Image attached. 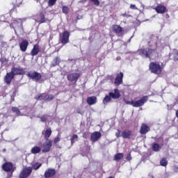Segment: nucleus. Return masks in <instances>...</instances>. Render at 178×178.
<instances>
[{
	"instance_id": "obj_23",
	"label": "nucleus",
	"mask_w": 178,
	"mask_h": 178,
	"mask_svg": "<svg viewBox=\"0 0 178 178\" xmlns=\"http://www.w3.org/2000/svg\"><path fill=\"white\" fill-rule=\"evenodd\" d=\"M109 95L113 99H118V98H120V93H119L118 89H115L114 93L112 92H109Z\"/></svg>"
},
{
	"instance_id": "obj_38",
	"label": "nucleus",
	"mask_w": 178,
	"mask_h": 178,
	"mask_svg": "<svg viewBox=\"0 0 178 178\" xmlns=\"http://www.w3.org/2000/svg\"><path fill=\"white\" fill-rule=\"evenodd\" d=\"M63 13H64L65 15H67V13H69V8L67 6H63Z\"/></svg>"
},
{
	"instance_id": "obj_50",
	"label": "nucleus",
	"mask_w": 178,
	"mask_h": 178,
	"mask_svg": "<svg viewBox=\"0 0 178 178\" xmlns=\"http://www.w3.org/2000/svg\"><path fill=\"white\" fill-rule=\"evenodd\" d=\"M83 138H87V136H86V133H85L84 135H83Z\"/></svg>"
},
{
	"instance_id": "obj_7",
	"label": "nucleus",
	"mask_w": 178,
	"mask_h": 178,
	"mask_svg": "<svg viewBox=\"0 0 178 178\" xmlns=\"http://www.w3.org/2000/svg\"><path fill=\"white\" fill-rule=\"evenodd\" d=\"M70 37V32L67 31H65L63 33L60 34V42H61L63 45H66V44L69 43Z\"/></svg>"
},
{
	"instance_id": "obj_35",
	"label": "nucleus",
	"mask_w": 178,
	"mask_h": 178,
	"mask_svg": "<svg viewBox=\"0 0 178 178\" xmlns=\"http://www.w3.org/2000/svg\"><path fill=\"white\" fill-rule=\"evenodd\" d=\"M111 99H112V97H111V95H106L103 100V104H105V102H109Z\"/></svg>"
},
{
	"instance_id": "obj_40",
	"label": "nucleus",
	"mask_w": 178,
	"mask_h": 178,
	"mask_svg": "<svg viewBox=\"0 0 178 178\" xmlns=\"http://www.w3.org/2000/svg\"><path fill=\"white\" fill-rule=\"evenodd\" d=\"M26 113L28 116H30V118H31L34 115V113H35V110H33V111H30V112H27Z\"/></svg>"
},
{
	"instance_id": "obj_18",
	"label": "nucleus",
	"mask_w": 178,
	"mask_h": 178,
	"mask_svg": "<svg viewBox=\"0 0 178 178\" xmlns=\"http://www.w3.org/2000/svg\"><path fill=\"white\" fill-rule=\"evenodd\" d=\"M115 84L116 86H120L122 83H123V74L120 72V74H117V76L115 79Z\"/></svg>"
},
{
	"instance_id": "obj_19",
	"label": "nucleus",
	"mask_w": 178,
	"mask_h": 178,
	"mask_svg": "<svg viewBox=\"0 0 178 178\" xmlns=\"http://www.w3.org/2000/svg\"><path fill=\"white\" fill-rule=\"evenodd\" d=\"M14 78H15V76L10 71V72L7 73V74L5 76L4 80L6 83V84H10V83H12V79Z\"/></svg>"
},
{
	"instance_id": "obj_39",
	"label": "nucleus",
	"mask_w": 178,
	"mask_h": 178,
	"mask_svg": "<svg viewBox=\"0 0 178 178\" xmlns=\"http://www.w3.org/2000/svg\"><path fill=\"white\" fill-rule=\"evenodd\" d=\"M56 3V0H49V6H54Z\"/></svg>"
},
{
	"instance_id": "obj_20",
	"label": "nucleus",
	"mask_w": 178,
	"mask_h": 178,
	"mask_svg": "<svg viewBox=\"0 0 178 178\" xmlns=\"http://www.w3.org/2000/svg\"><path fill=\"white\" fill-rule=\"evenodd\" d=\"M155 10L156 12H157V13L163 14L167 12L168 10L166 9V7H165V6L159 5L155 8Z\"/></svg>"
},
{
	"instance_id": "obj_22",
	"label": "nucleus",
	"mask_w": 178,
	"mask_h": 178,
	"mask_svg": "<svg viewBox=\"0 0 178 178\" xmlns=\"http://www.w3.org/2000/svg\"><path fill=\"white\" fill-rule=\"evenodd\" d=\"M149 131V127L147 126L145 124H143L140 128V134H147Z\"/></svg>"
},
{
	"instance_id": "obj_52",
	"label": "nucleus",
	"mask_w": 178,
	"mask_h": 178,
	"mask_svg": "<svg viewBox=\"0 0 178 178\" xmlns=\"http://www.w3.org/2000/svg\"><path fill=\"white\" fill-rule=\"evenodd\" d=\"M11 99L13 101L15 99V97H11Z\"/></svg>"
},
{
	"instance_id": "obj_27",
	"label": "nucleus",
	"mask_w": 178,
	"mask_h": 178,
	"mask_svg": "<svg viewBox=\"0 0 178 178\" xmlns=\"http://www.w3.org/2000/svg\"><path fill=\"white\" fill-rule=\"evenodd\" d=\"M60 63V58L59 57H56L51 63V67H55L57 65Z\"/></svg>"
},
{
	"instance_id": "obj_9",
	"label": "nucleus",
	"mask_w": 178,
	"mask_h": 178,
	"mask_svg": "<svg viewBox=\"0 0 178 178\" xmlns=\"http://www.w3.org/2000/svg\"><path fill=\"white\" fill-rule=\"evenodd\" d=\"M35 99H39V101H52L54 99V95L43 93L37 95Z\"/></svg>"
},
{
	"instance_id": "obj_14",
	"label": "nucleus",
	"mask_w": 178,
	"mask_h": 178,
	"mask_svg": "<svg viewBox=\"0 0 178 178\" xmlns=\"http://www.w3.org/2000/svg\"><path fill=\"white\" fill-rule=\"evenodd\" d=\"M79 77H80V74L72 73L67 75V80H69V81H74V83H77Z\"/></svg>"
},
{
	"instance_id": "obj_45",
	"label": "nucleus",
	"mask_w": 178,
	"mask_h": 178,
	"mask_svg": "<svg viewBox=\"0 0 178 178\" xmlns=\"http://www.w3.org/2000/svg\"><path fill=\"white\" fill-rule=\"evenodd\" d=\"M77 113L79 115H84V111H81V109H77L76 110Z\"/></svg>"
},
{
	"instance_id": "obj_1",
	"label": "nucleus",
	"mask_w": 178,
	"mask_h": 178,
	"mask_svg": "<svg viewBox=\"0 0 178 178\" xmlns=\"http://www.w3.org/2000/svg\"><path fill=\"white\" fill-rule=\"evenodd\" d=\"M149 47L140 49L138 51V54L142 58H149V59L156 56V54L163 49L165 45L158 40V38L153 36L148 42Z\"/></svg>"
},
{
	"instance_id": "obj_37",
	"label": "nucleus",
	"mask_w": 178,
	"mask_h": 178,
	"mask_svg": "<svg viewBox=\"0 0 178 178\" xmlns=\"http://www.w3.org/2000/svg\"><path fill=\"white\" fill-rule=\"evenodd\" d=\"M160 164L161 166H166V165H168V161H166V159H163L161 160Z\"/></svg>"
},
{
	"instance_id": "obj_36",
	"label": "nucleus",
	"mask_w": 178,
	"mask_h": 178,
	"mask_svg": "<svg viewBox=\"0 0 178 178\" xmlns=\"http://www.w3.org/2000/svg\"><path fill=\"white\" fill-rule=\"evenodd\" d=\"M59 141H60V136L58 134V136L54 138V143L56 145Z\"/></svg>"
},
{
	"instance_id": "obj_28",
	"label": "nucleus",
	"mask_w": 178,
	"mask_h": 178,
	"mask_svg": "<svg viewBox=\"0 0 178 178\" xmlns=\"http://www.w3.org/2000/svg\"><path fill=\"white\" fill-rule=\"evenodd\" d=\"M31 152V154H33L35 155L36 154H40V152H41V147H40L38 146H35V147H32Z\"/></svg>"
},
{
	"instance_id": "obj_31",
	"label": "nucleus",
	"mask_w": 178,
	"mask_h": 178,
	"mask_svg": "<svg viewBox=\"0 0 178 178\" xmlns=\"http://www.w3.org/2000/svg\"><path fill=\"white\" fill-rule=\"evenodd\" d=\"M24 111H25V113L24 114H22V116H29V115L27 114V112H33V113H34V108H30V107H27V106L24 108Z\"/></svg>"
},
{
	"instance_id": "obj_30",
	"label": "nucleus",
	"mask_w": 178,
	"mask_h": 178,
	"mask_svg": "<svg viewBox=\"0 0 178 178\" xmlns=\"http://www.w3.org/2000/svg\"><path fill=\"white\" fill-rule=\"evenodd\" d=\"M123 156H124V154L123 153H118L114 156V161H119L120 159H123Z\"/></svg>"
},
{
	"instance_id": "obj_44",
	"label": "nucleus",
	"mask_w": 178,
	"mask_h": 178,
	"mask_svg": "<svg viewBox=\"0 0 178 178\" xmlns=\"http://www.w3.org/2000/svg\"><path fill=\"white\" fill-rule=\"evenodd\" d=\"M130 8H131V9H134V10H137V9H138V8H137L136 7V5H134V4H131V5H130Z\"/></svg>"
},
{
	"instance_id": "obj_3",
	"label": "nucleus",
	"mask_w": 178,
	"mask_h": 178,
	"mask_svg": "<svg viewBox=\"0 0 178 178\" xmlns=\"http://www.w3.org/2000/svg\"><path fill=\"white\" fill-rule=\"evenodd\" d=\"M2 169L4 170V172H10L8 174L7 178H12V176H13V172H15L16 168L13 165V163L10 162H6L4 164H3Z\"/></svg>"
},
{
	"instance_id": "obj_21",
	"label": "nucleus",
	"mask_w": 178,
	"mask_h": 178,
	"mask_svg": "<svg viewBox=\"0 0 178 178\" xmlns=\"http://www.w3.org/2000/svg\"><path fill=\"white\" fill-rule=\"evenodd\" d=\"M40 52V46L38 44H35L31 51V56H35L36 55H38V53Z\"/></svg>"
},
{
	"instance_id": "obj_48",
	"label": "nucleus",
	"mask_w": 178,
	"mask_h": 178,
	"mask_svg": "<svg viewBox=\"0 0 178 178\" xmlns=\"http://www.w3.org/2000/svg\"><path fill=\"white\" fill-rule=\"evenodd\" d=\"M127 161H131V154H128L127 156Z\"/></svg>"
},
{
	"instance_id": "obj_42",
	"label": "nucleus",
	"mask_w": 178,
	"mask_h": 178,
	"mask_svg": "<svg viewBox=\"0 0 178 178\" xmlns=\"http://www.w3.org/2000/svg\"><path fill=\"white\" fill-rule=\"evenodd\" d=\"M40 122L45 123V122H47V117H45V115L40 117Z\"/></svg>"
},
{
	"instance_id": "obj_41",
	"label": "nucleus",
	"mask_w": 178,
	"mask_h": 178,
	"mask_svg": "<svg viewBox=\"0 0 178 178\" xmlns=\"http://www.w3.org/2000/svg\"><path fill=\"white\" fill-rule=\"evenodd\" d=\"M91 2H92L96 6H99V0H91Z\"/></svg>"
},
{
	"instance_id": "obj_43",
	"label": "nucleus",
	"mask_w": 178,
	"mask_h": 178,
	"mask_svg": "<svg viewBox=\"0 0 178 178\" xmlns=\"http://www.w3.org/2000/svg\"><path fill=\"white\" fill-rule=\"evenodd\" d=\"M126 104H127V105H131L132 106H134V101H133V100H131V102L130 101H127Z\"/></svg>"
},
{
	"instance_id": "obj_46",
	"label": "nucleus",
	"mask_w": 178,
	"mask_h": 178,
	"mask_svg": "<svg viewBox=\"0 0 178 178\" xmlns=\"http://www.w3.org/2000/svg\"><path fill=\"white\" fill-rule=\"evenodd\" d=\"M115 136L117 137V138H119V137H120V130H118L116 134H115Z\"/></svg>"
},
{
	"instance_id": "obj_4",
	"label": "nucleus",
	"mask_w": 178,
	"mask_h": 178,
	"mask_svg": "<svg viewBox=\"0 0 178 178\" xmlns=\"http://www.w3.org/2000/svg\"><path fill=\"white\" fill-rule=\"evenodd\" d=\"M27 76L31 80H33V81H38V83H42V81L41 80V79L42 78V75L35 71H29L27 74Z\"/></svg>"
},
{
	"instance_id": "obj_11",
	"label": "nucleus",
	"mask_w": 178,
	"mask_h": 178,
	"mask_svg": "<svg viewBox=\"0 0 178 178\" xmlns=\"http://www.w3.org/2000/svg\"><path fill=\"white\" fill-rule=\"evenodd\" d=\"M52 148V140H46L42 145V152H49Z\"/></svg>"
},
{
	"instance_id": "obj_12",
	"label": "nucleus",
	"mask_w": 178,
	"mask_h": 178,
	"mask_svg": "<svg viewBox=\"0 0 178 178\" xmlns=\"http://www.w3.org/2000/svg\"><path fill=\"white\" fill-rule=\"evenodd\" d=\"M11 73H13V76H16V75H22L24 74V73H26V72H24V70H23V68L22 67H13L11 69Z\"/></svg>"
},
{
	"instance_id": "obj_8",
	"label": "nucleus",
	"mask_w": 178,
	"mask_h": 178,
	"mask_svg": "<svg viewBox=\"0 0 178 178\" xmlns=\"http://www.w3.org/2000/svg\"><path fill=\"white\" fill-rule=\"evenodd\" d=\"M33 172V168L31 167H24L19 174V178H27L31 175Z\"/></svg>"
},
{
	"instance_id": "obj_5",
	"label": "nucleus",
	"mask_w": 178,
	"mask_h": 178,
	"mask_svg": "<svg viewBox=\"0 0 178 178\" xmlns=\"http://www.w3.org/2000/svg\"><path fill=\"white\" fill-rule=\"evenodd\" d=\"M163 67L157 63H151L149 65V70L152 73L155 74H161L162 73Z\"/></svg>"
},
{
	"instance_id": "obj_51",
	"label": "nucleus",
	"mask_w": 178,
	"mask_h": 178,
	"mask_svg": "<svg viewBox=\"0 0 178 178\" xmlns=\"http://www.w3.org/2000/svg\"><path fill=\"white\" fill-rule=\"evenodd\" d=\"M3 152H6V149H3Z\"/></svg>"
},
{
	"instance_id": "obj_15",
	"label": "nucleus",
	"mask_w": 178,
	"mask_h": 178,
	"mask_svg": "<svg viewBox=\"0 0 178 178\" xmlns=\"http://www.w3.org/2000/svg\"><path fill=\"white\" fill-rule=\"evenodd\" d=\"M101 136H102L101 132L95 131L91 134L90 140L92 143H96V141H98V140L101 138Z\"/></svg>"
},
{
	"instance_id": "obj_32",
	"label": "nucleus",
	"mask_w": 178,
	"mask_h": 178,
	"mask_svg": "<svg viewBox=\"0 0 178 178\" xmlns=\"http://www.w3.org/2000/svg\"><path fill=\"white\" fill-rule=\"evenodd\" d=\"M70 141H71V145H73V144H74L76 141H79V136L77 134L72 135L70 139Z\"/></svg>"
},
{
	"instance_id": "obj_25",
	"label": "nucleus",
	"mask_w": 178,
	"mask_h": 178,
	"mask_svg": "<svg viewBox=\"0 0 178 178\" xmlns=\"http://www.w3.org/2000/svg\"><path fill=\"white\" fill-rule=\"evenodd\" d=\"M131 134H132V132L131 131H129V130H125L122 132V137L123 138H128V139H130L131 138Z\"/></svg>"
},
{
	"instance_id": "obj_49",
	"label": "nucleus",
	"mask_w": 178,
	"mask_h": 178,
	"mask_svg": "<svg viewBox=\"0 0 178 178\" xmlns=\"http://www.w3.org/2000/svg\"><path fill=\"white\" fill-rule=\"evenodd\" d=\"M168 109H172V107L169 106V105H167Z\"/></svg>"
},
{
	"instance_id": "obj_47",
	"label": "nucleus",
	"mask_w": 178,
	"mask_h": 178,
	"mask_svg": "<svg viewBox=\"0 0 178 178\" xmlns=\"http://www.w3.org/2000/svg\"><path fill=\"white\" fill-rule=\"evenodd\" d=\"M174 60L176 62L177 60H178V54H174Z\"/></svg>"
},
{
	"instance_id": "obj_16",
	"label": "nucleus",
	"mask_w": 178,
	"mask_h": 178,
	"mask_svg": "<svg viewBox=\"0 0 178 178\" xmlns=\"http://www.w3.org/2000/svg\"><path fill=\"white\" fill-rule=\"evenodd\" d=\"M42 134L44 135V140H51L49 137H51V134H52V130L51 128L45 129L42 131Z\"/></svg>"
},
{
	"instance_id": "obj_6",
	"label": "nucleus",
	"mask_w": 178,
	"mask_h": 178,
	"mask_svg": "<svg viewBox=\"0 0 178 178\" xmlns=\"http://www.w3.org/2000/svg\"><path fill=\"white\" fill-rule=\"evenodd\" d=\"M112 31L115 33L118 37H123L124 35V29L122 26L118 24H114L112 26Z\"/></svg>"
},
{
	"instance_id": "obj_2",
	"label": "nucleus",
	"mask_w": 178,
	"mask_h": 178,
	"mask_svg": "<svg viewBox=\"0 0 178 178\" xmlns=\"http://www.w3.org/2000/svg\"><path fill=\"white\" fill-rule=\"evenodd\" d=\"M26 22V18H19L13 20L10 24V28L13 29L15 32L16 31H22L23 30V23Z\"/></svg>"
},
{
	"instance_id": "obj_29",
	"label": "nucleus",
	"mask_w": 178,
	"mask_h": 178,
	"mask_svg": "<svg viewBox=\"0 0 178 178\" xmlns=\"http://www.w3.org/2000/svg\"><path fill=\"white\" fill-rule=\"evenodd\" d=\"M152 148L155 152H158L161 151V148H162V147L158 143H153Z\"/></svg>"
},
{
	"instance_id": "obj_24",
	"label": "nucleus",
	"mask_w": 178,
	"mask_h": 178,
	"mask_svg": "<svg viewBox=\"0 0 178 178\" xmlns=\"http://www.w3.org/2000/svg\"><path fill=\"white\" fill-rule=\"evenodd\" d=\"M87 103L88 105H95L97 104V97L95 96L88 97Z\"/></svg>"
},
{
	"instance_id": "obj_17",
	"label": "nucleus",
	"mask_w": 178,
	"mask_h": 178,
	"mask_svg": "<svg viewBox=\"0 0 178 178\" xmlns=\"http://www.w3.org/2000/svg\"><path fill=\"white\" fill-rule=\"evenodd\" d=\"M56 173V170H55V169L49 168L44 172V177L46 178L52 177V176H54Z\"/></svg>"
},
{
	"instance_id": "obj_53",
	"label": "nucleus",
	"mask_w": 178,
	"mask_h": 178,
	"mask_svg": "<svg viewBox=\"0 0 178 178\" xmlns=\"http://www.w3.org/2000/svg\"><path fill=\"white\" fill-rule=\"evenodd\" d=\"M143 8H144V4H142Z\"/></svg>"
},
{
	"instance_id": "obj_33",
	"label": "nucleus",
	"mask_w": 178,
	"mask_h": 178,
	"mask_svg": "<svg viewBox=\"0 0 178 178\" xmlns=\"http://www.w3.org/2000/svg\"><path fill=\"white\" fill-rule=\"evenodd\" d=\"M12 111L13 112H14V113H16L17 116H23V114H22L20 110H19V108H17V107H13Z\"/></svg>"
},
{
	"instance_id": "obj_26",
	"label": "nucleus",
	"mask_w": 178,
	"mask_h": 178,
	"mask_svg": "<svg viewBox=\"0 0 178 178\" xmlns=\"http://www.w3.org/2000/svg\"><path fill=\"white\" fill-rule=\"evenodd\" d=\"M35 22L39 23L40 24H42V23H45V16L44 15V14L40 13L37 19H35Z\"/></svg>"
},
{
	"instance_id": "obj_54",
	"label": "nucleus",
	"mask_w": 178,
	"mask_h": 178,
	"mask_svg": "<svg viewBox=\"0 0 178 178\" xmlns=\"http://www.w3.org/2000/svg\"><path fill=\"white\" fill-rule=\"evenodd\" d=\"M129 42H130V39H129Z\"/></svg>"
},
{
	"instance_id": "obj_34",
	"label": "nucleus",
	"mask_w": 178,
	"mask_h": 178,
	"mask_svg": "<svg viewBox=\"0 0 178 178\" xmlns=\"http://www.w3.org/2000/svg\"><path fill=\"white\" fill-rule=\"evenodd\" d=\"M42 166V163H34L32 164V169H34V170H38V168Z\"/></svg>"
},
{
	"instance_id": "obj_10",
	"label": "nucleus",
	"mask_w": 178,
	"mask_h": 178,
	"mask_svg": "<svg viewBox=\"0 0 178 178\" xmlns=\"http://www.w3.org/2000/svg\"><path fill=\"white\" fill-rule=\"evenodd\" d=\"M148 101V96H144L140 98V99L134 102V108H140V106H143L145 102Z\"/></svg>"
},
{
	"instance_id": "obj_13",
	"label": "nucleus",
	"mask_w": 178,
	"mask_h": 178,
	"mask_svg": "<svg viewBox=\"0 0 178 178\" xmlns=\"http://www.w3.org/2000/svg\"><path fill=\"white\" fill-rule=\"evenodd\" d=\"M29 47V40H24L19 43V49L22 52H26Z\"/></svg>"
}]
</instances>
